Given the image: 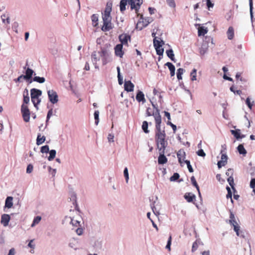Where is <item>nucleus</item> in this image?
<instances>
[{"label":"nucleus","instance_id":"ddd939ff","mask_svg":"<svg viewBox=\"0 0 255 255\" xmlns=\"http://www.w3.org/2000/svg\"><path fill=\"white\" fill-rule=\"evenodd\" d=\"M185 155V152L183 149H180L177 153L178 161L181 165L184 163V161L185 160H184Z\"/></svg>","mask_w":255,"mask_h":255},{"label":"nucleus","instance_id":"6e6552de","mask_svg":"<svg viewBox=\"0 0 255 255\" xmlns=\"http://www.w3.org/2000/svg\"><path fill=\"white\" fill-rule=\"evenodd\" d=\"M112 11V3H107L105 9L102 15L103 21H111L112 17L111 12Z\"/></svg>","mask_w":255,"mask_h":255},{"label":"nucleus","instance_id":"e2e57ef3","mask_svg":"<svg viewBox=\"0 0 255 255\" xmlns=\"http://www.w3.org/2000/svg\"><path fill=\"white\" fill-rule=\"evenodd\" d=\"M250 186L252 188L255 187V178H253L251 179L250 182Z\"/></svg>","mask_w":255,"mask_h":255},{"label":"nucleus","instance_id":"423d86ee","mask_svg":"<svg viewBox=\"0 0 255 255\" xmlns=\"http://www.w3.org/2000/svg\"><path fill=\"white\" fill-rule=\"evenodd\" d=\"M222 149L221 151V159L218 162L217 165L219 168L224 166L227 163L228 156L226 154V145L225 144L222 145Z\"/></svg>","mask_w":255,"mask_h":255},{"label":"nucleus","instance_id":"4be33fe9","mask_svg":"<svg viewBox=\"0 0 255 255\" xmlns=\"http://www.w3.org/2000/svg\"><path fill=\"white\" fill-rule=\"evenodd\" d=\"M33 72V71L31 69L27 68L26 70L25 75H24V79L29 80L31 79Z\"/></svg>","mask_w":255,"mask_h":255},{"label":"nucleus","instance_id":"79ce46f5","mask_svg":"<svg viewBox=\"0 0 255 255\" xmlns=\"http://www.w3.org/2000/svg\"><path fill=\"white\" fill-rule=\"evenodd\" d=\"M99 111H95L94 112V118H95V124L96 125H98L99 122Z\"/></svg>","mask_w":255,"mask_h":255},{"label":"nucleus","instance_id":"c85d7f7f","mask_svg":"<svg viewBox=\"0 0 255 255\" xmlns=\"http://www.w3.org/2000/svg\"><path fill=\"white\" fill-rule=\"evenodd\" d=\"M91 20L92 21V25L94 27H96L98 24V16L96 14H93L91 16Z\"/></svg>","mask_w":255,"mask_h":255},{"label":"nucleus","instance_id":"7ed1b4c3","mask_svg":"<svg viewBox=\"0 0 255 255\" xmlns=\"http://www.w3.org/2000/svg\"><path fill=\"white\" fill-rule=\"evenodd\" d=\"M30 94L31 101L33 104L34 106L36 108L38 109L37 106L41 102L39 96H40L42 94L41 91L38 89L33 88L30 90Z\"/></svg>","mask_w":255,"mask_h":255},{"label":"nucleus","instance_id":"de8ad7c7","mask_svg":"<svg viewBox=\"0 0 255 255\" xmlns=\"http://www.w3.org/2000/svg\"><path fill=\"white\" fill-rule=\"evenodd\" d=\"M161 91L160 89H156L154 88L153 90V93L154 95H159V98L160 99H162V96L160 95Z\"/></svg>","mask_w":255,"mask_h":255},{"label":"nucleus","instance_id":"cd10ccee","mask_svg":"<svg viewBox=\"0 0 255 255\" xmlns=\"http://www.w3.org/2000/svg\"><path fill=\"white\" fill-rule=\"evenodd\" d=\"M128 2V0H121L120 3V11L122 12H123L125 11L126 8V6L127 5Z\"/></svg>","mask_w":255,"mask_h":255},{"label":"nucleus","instance_id":"052dcab7","mask_svg":"<svg viewBox=\"0 0 255 255\" xmlns=\"http://www.w3.org/2000/svg\"><path fill=\"white\" fill-rule=\"evenodd\" d=\"M246 103L247 105V106H248V107L250 109H251L252 108V106H253V104L251 103L250 99L249 97L247 98L246 101Z\"/></svg>","mask_w":255,"mask_h":255},{"label":"nucleus","instance_id":"3c124183","mask_svg":"<svg viewBox=\"0 0 255 255\" xmlns=\"http://www.w3.org/2000/svg\"><path fill=\"white\" fill-rule=\"evenodd\" d=\"M171 240H172V237L171 235H170L167 241V243L166 246V248L168 249L169 251H170V246L171 244Z\"/></svg>","mask_w":255,"mask_h":255},{"label":"nucleus","instance_id":"f8f14e48","mask_svg":"<svg viewBox=\"0 0 255 255\" xmlns=\"http://www.w3.org/2000/svg\"><path fill=\"white\" fill-rule=\"evenodd\" d=\"M165 149L158 150L159 156L158 158V162L159 164H164L167 162V159L164 155Z\"/></svg>","mask_w":255,"mask_h":255},{"label":"nucleus","instance_id":"13d9d810","mask_svg":"<svg viewBox=\"0 0 255 255\" xmlns=\"http://www.w3.org/2000/svg\"><path fill=\"white\" fill-rule=\"evenodd\" d=\"M52 114H53V110H52V109H50V110H49V111L47 113V118H46V122H47L48 121V120H49L50 117L52 116Z\"/></svg>","mask_w":255,"mask_h":255},{"label":"nucleus","instance_id":"f3484780","mask_svg":"<svg viewBox=\"0 0 255 255\" xmlns=\"http://www.w3.org/2000/svg\"><path fill=\"white\" fill-rule=\"evenodd\" d=\"M136 100L139 103L142 102V103H144L146 102V100L144 98V95L142 92L138 90L136 95Z\"/></svg>","mask_w":255,"mask_h":255},{"label":"nucleus","instance_id":"338daca9","mask_svg":"<svg viewBox=\"0 0 255 255\" xmlns=\"http://www.w3.org/2000/svg\"><path fill=\"white\" fill-rule=\"evenodd\" d=\"M76 232L78 235H81L83 233V229L82 228H78L76 229Z\"/></svg>","mask_w":255,"mask_h":255},{"label":"nucleus","instance_id":"774afa93","mask_svg":"<svg viewBox=\"0 0 255 255\" xmlns=\"http://www.w3.org/2000/svg\"><path fill=\"white\" fill-rule=\"evenodd\" d=\"M15 255V250L14 248H12L9 250L8 255Z\"/></svg>","mask_w":255,"mask_h":255},{"label":"nucleus","instance_id":"603ef678","mask_svg":"<svg viewBox=\"0 0 255 255\" xmlns=\"http://www.w3.org/2000/svg\"><path fill=\"white\" fill-rule=\"evenodd\" d=\"M226 174L227 176L229 177H233L234 174V170L232 168H229L226 173Z\"/></svg>","mask_w":255,"mask_h":255},{"label":"nucleus","instance_id":"5fc2aeb1","mask_svg":"<svg viewBox=\"0 0 255 255\" xmlns=\"http://www.w3.org/2000/svg\"><path fill=\"white\" fill-rule=\"evenodd\" d=\"M71 223L73 226L75 227H78L80 226V222L77 220H74V219H72L71 221Z\"/></svg>","mask_w":255,"mask_h":255},{"label":"nucleus","instance_id":"dca6fc26","mask_svg":"<svg viewBox=\"0 0 255 255\" xmlns=\"http://www.w3.org/2000/svg\"><path fill=\"white\" fill-rule=\"evenodd\" d=\"M230 224L234 227V230L236 232L238 236H240L239 231L240 227L238 225L236 220H229Z\"/></svg>","mask_w":255,"mask_h":255},{"label":"nucleus","instance_id":"20e7f679","mask_svg":"<svg viewBox=\"0 0 255 255\" xmlns=\"http://www.w3.org/2000/svg\"><path fill=\"white\" fill-rule=\"evenodd\" d=\"M152 35L154 37L153 39V46L156 50V53L158 55H162L164 49L162 45L164 44V41L160 38L155 37V34L152 33Z\"/></svg>","mask_w":255,"mask_h":255},{"label":"nucleus","instance_id":"2f4dec72","mask_svg":"<svg viewBox=\"0 0 255 255\" xmlns=\"http://www.w3.org/2000/svg\"><path fill=\"white\" fill-rule=\"evenodd\" d=\"M148 124L146 121H143L142 125V129L145 133H148L149 130L148 129Z\"/></svg>","mask_w":255,"mask_h":255},{"label":"nucleus","instance_id":"58836bf2","mask_svg":"<svg viewBox=\"0 0 255 255\" xmlns=\"http://www.w3.org/2000/svg\"><path fill=\"white\" fill-rule=\"evenodd\" d=\"M207 32V30L202 27H200L198 28V33L199 36L204 35Z\"/></svg>","mask_w":255,"mask_h":255},{"label":"nucleus","instance_id":"864d4df0","mask_svg":"<svg viewBox=\"0 0 255 255\" xmlns=\"http://www.w3.org/2000/svg\"><path fill=\"white\" fill-rule=\"evenodd\" d=\"M249 4H250V14L252 18L253 16V0H249Z\"/></svg>","mask_w":255,"mask_h":255},{"label":"nucleus","instance_id":"69168bd1","mask_svg":"<svg viewBox=\"0 0 255 255\" xmlns=\"http://www.w3.org/2000/svg\"><path fill=\"white\" fill-rule=\"evenodd\" d=\"M207 5L208 9H209L210 7H212L214 6V4L211 1V0H208L207 1Z\"/></svg>","mask_w":255,"mask_h":255},{"label":"nucleus","instance_id":"b1692460","mask_svg":"<svg viewBox=\"0 0 255 255\" xmlns=\"http://www.w3.org/2000/svg\"><path fill=\"white\" fill-rule=\"evenodd\" d=\"M231 132L233 135L237 138H242L245 137L244 135H241L240 130L238 129L236 130H231Z\"/></svg>","mask_w":255,"mask_h":255},{"label":"nucleus","instance_id":"0e129e2a","mask_svg":"<svg viewBox=\"0 0 255 255\" xmlns=\"http://www.w3.org/2000/svg\"><path fill=\"white\" fill-rule=\"evenodd\" d=\"M118 78L119 84L121 85L123 84V78L122 77L120 73H118Z\"/></svg>","mask_w":255,"mask_h":255},{"label":"nucleus","instance_id":"0eeeda50","mask_svg":"<svg viewBox=\"0 0 255 255\" xmlns=\"http://www.w3.org/2000/svg\"><path fill=\"white\" fill-rule=\"evenodd\" d=\"M98 54L101 57L103 65H105L107 64L108 62V58L109 56V52L107 47H101L100 51L98 52Z\"/></svg>","mask_w":255,"mask_h":255},{"label":"nucleus","instance_id":"473e14b6","mask_svg":"<svg viewBox=\"0 0 255 255\" xmlns=\"http://www.w3.org/2000/svg\"><path fill=\"white\" fill-rule=\"evenodd\" d=\"M29 102V97L28 95V91L26 90V92L23 93V104H27Z\"/></svg>","mask_w":255,"mask_h":255},{"label":"nucleus","instance_id":"680f3d73","mask_svg":"<svg viewBox=\"0 0 255 255\" xmlns=\"http://www.w3.org/2000/svg\"><path fill=\"white\" fill-rule=\"evenodd\" d=\"M114 136L112 134H109L108 135V139L109 142H114Z\"/></svg>","mask_w":255,"mask_h":255},{"label":"nucleus","instance_id":"f03ea898","mask_svg":"<svg viewBox=\"0 0 255 255\" xmlns=\"http://www.w3.org/2000/svg\"><path fill=\"white\" fill-rule=\"evenodd\" d=\"M152 105L154 108L156 109L155 112H153L150 108H147L146 111V116L150 117L152 116L155 120V125H158L161 124V117L159 113V111L157 108L155 107V105L152 103Z\"/></svg>","mask_w":255,"mask_h":255},{"label":"nucleus","instance_id":"393cba45","mask_svg":"<svg viewBox=\"0 0 255 255\" xmlns=\"http://www.w3.org/2000/svg\"><path fill=\"white\" fill-rule=\"evenodd\" d=\"M12 200L13 198L12 197H7L5 200V207L11 208L13 205Z\"/></svg>","mask_w":255,"mask_h":255},{"label":"nucleus","instance_id":"1a4fd4ad","mask_svg":"<svg viewBox=\"0 0 255 255\" xmlns=\"http://www.w3.org/2000/svg\"><path fill=\"white\" fill-rule=\"evenodd\" d=\"M21 112L23 120L25 122H28L30 119V111L27 105L24 104L21 105Z\"/></svg>","mask_w":255,"mask_h":255},{"label":"nucleus","instance_id":"a18cd8bd","mask_svg":"<svg viewBox=\"0 0 255 255\" xmlns=\"http://www.w3.org/2000/svg\"><path fill=\"white\" fill-rule=\"evenodd\" d=\"M180 176L179 174L177 173H174L173 175L170 178V180L171 181H175L177 180L179 178Z\"/></svg>","mask_w":255,"mask_h":255},{"label":"nucleus","instance_id":"bb28decb","mask_svg":"<svg viewBox=\"0 0 255 255\" xmlns=\"http://www.w3.org/2000/svg\"><path fill=\"white\" fill-rule=\"evenodd\" d=\"M228 38L229 39L231 40L234 37V30L232 26L229 27L228 30L227 32Z\"/></svg>","mask_w":255,"mask_h":255},{"label":"nucleus","instance_id":"6e6d98bb","mask_svg":"<svg viewBox=\"0 0 255 255\" xmlns=\"http://www.w3.org/2000/svg\"><path fill=\"white\" fill-rule=\"evenodd\" d=\"M198 248V244L197 242V241H195L193 243V245H192V251L193 252H195Z\"/></svg>","mask_w":255,"mask_h":255},{"label":"nucleus","instance_id":"c756f323","mask_svg":"<svg viewBox=\"0 0 255 255\" xmlns=\"http://www.w3.org/2000/svg\"><path fill=\"white\" fill-rule=\"evenodd\" d=\"M237 149L239 153L241 154L246 155L247 153L243 144H239L237 147Z\"/></svg>","mask_w":255,"mask_h":255},{"label":"nucleus","instance_id":"412c9836","mask_svg":"<svg viewBox=\"0 0 255 255\" xmlns=\"http://www.w3.org/2000/svg\"><path fill=\"white\" fill-rule=\"evenodd\" d=\"M184 197L188 202H192L195 199V195L191 193H185Z\"/></svg>","mask_w":255,"mask_h":255},{"label":"nucleus","instance_id":"09e8293b","mask_svg":"<svg viewBox=\"0 0 255 255\" xmlns=\"http://www.w3.org/2000/svg\"><path fill=\"white\" fill-rule=\"evenodd\" d=\"M33 240H30L28 245V246L31 249H32V250L30 251V253L32 254L34 253V249L35 247V245L33 244Z\"/></svg>","mask_w":255,"mask_h":255},{"label":"nucleus","instance_id":"4d7b16f0","mask_svg":"<svg viewBox=\"0 0 255 255\" xmlns=\"http://www.w3.org/2000/svg\"><path fill=\"white\" fill-rule=\"evenodd\" d=\"M198 155L200 156L204 157L206 155L205 153L204 152V150L202 149L199 150L197 152Z\"/></svg>","mask_w":255,"mask_h":255},{"label":"nucleus","instance_id":"37998d69","mask_svg":"<svg viewBox=\"0 0 255 255\" xmlns=\"http://www.w3.org/2000/svg\"><path fill=\"white\" fill-rule=\"evenodd\" d=\"M166 2L168 4V5L171 7L175 8L176 6V4L174 0H166Z\"/></svg>","mask_w":255,"mask_h":255},{"label":"nucleus","instance_id":"f704fd0d","mask_svg":"<svg viewBox=\"0 0 255 255\" xmlns=\"http://www.w3.org/2000/svg\"><path fill=\"white\" fill-rule=\"evenodd\" d=\"M191 181L192 184L193 185V186H194L196 188L197 190H198V191L199 192V194L200 195L199 187L196 182V180L194 176H192L191 177Z\"/></svg>","mask_w":255,"mask_h":255},{"label":"nucleus","instance_id":"72a5a7b5","mask_svg":"<svg viewBox=\"0 0 255 255\" xmlns=\"http://www.w3.org/2000/svg\"><path fill=\"white\" fill-rule=\"evenodd\" d=\"M167 56L172 60L174 61V54L172 49H170L166 51Z\"/></svg>","mask_w":255,"mask_h":255},{"label":"nucleus","instance_id":"49530a36","mask_svg":"<svg viewBox=\"0 0 255 255\" xmlns=\"http://www.w3.org/2000/svg\"><path fill=\"white\" fill-rule=\"evenodd\" d=\"M49 151V148L48 145H44L41 147V152L42 153H47Z\"/></svg>","mask_w":255,"mask_h":255},{"label":"nucleus","instance_id":"e433bc0d","mask_svg":"<svg viewBox=\"0 0 255 255\" xmlns=\"http://www.w3.org/2000/svg\"><path fill=\"white\" fill-rule=\"evenodd\" d=\"M56 153V152L55 150H54V149L51 150L49 151L50 155L48 157V160L49 161L53 160L55 157Z\"/></svg>","mask_w":255,"mask_h":255},{"label":"nucleus","instance_id":"2eb2a0df","mask_svg":"<svg viewBox=\"0 0 255 255\" xmlns=\"http://www.w3.org/2000/svg\"><path fill=\"white\" fill-rule=\"evenodd\" d=\"M113 29L111 21H103V25L102 27V30L104 31H109Z\"/></svg>","mask_w":255,"mask_h":255},{"label":"nucleus","instance_id":"a878e982","mask_svg":"<svg viewBox=\"0 0 255 255\" xmlns=\"http://www.w3.org/2000/svg\"><path fill=\"white\" fill-rule=\"evenodd\" d=\"M165 66H167L170 71V75L171 76H173L175 75V67L170 62H167L165 64Z\"/></svg>","mask_w":255,"mask_h":255},{"label":"nucleus","instance_id":"c03bdc74","mask_svg":"<svg viewBox=\"0 0 255 255\" xmlns=\"http://www.w3.org/2000/svg\"><path fill=\"white\" fill-rule=\"evenodd\" d=\"M41 219V218L40 216H36V217H35L33 220V221L31 226L33 227L35 225L38 224L39 223V222L40 221Z\"/></svg>","mask_w":255,"mask_h":255},{"label":"nucleus","instance_id":"9d476101","mask_svg":"<svg viewBox=\"0 0 255 255\" xmlns=\"http://www.w3.org/2000/svg\"><path fill=\"white\" fill-rule=\"evenodd\" d=\"M47 93L49 101L53 104L56 103L58 101L56 92L53 90H49Z\"/></svg>","mask_w":255,"mask_h":255},{"label":"nucleus","instance_id":"a211bd4d","mask_svg":"<svg viewBox=\"0 0 255 255\" xmlns=\"http://www.w3.org/2000/svg\"><path fill=\"white\" fill-rule=\"evenodd\" d=\"M128 3L130 6V9L131 10L134 9L135 13L137 14V15H139V6H137L134 0H128Z\"/></svg>","mask_w":255,"mask_h":255},{"label":"nucleus","instance_id":"aec40b11","mask_svg":"<svg viewBox=\"0 0 255 255\" xmlns=\"http://www.w3.org/2000/svg\"><path fill=\"white\" fill-rule=\"evenodd\" d=\"M10 216L8 214L2 215L1 218V223L4 226H7L10 220Z\"/></svg>","mask_w":255,"mask_h":255},{"label":"nucleus","instance_id":"6ab92c4d","mask_svg":"<svg viewBox=\"0 0 255 255\" xmlns=\"http://www.w3.org/2000/svg\"><path fill=\"white\" fill-rule=\"evenodd\" d=\"M125 90L127 92L133 91L134 85L130 81H126L124 84Z\"/></svg>","mask_w":255,"mask_h":255},{"label":"nucleus","instance_id":"bf43d9fd","mask_svg":"<svg viewBox=\"0 0 255 255\" xmlns=\"http://www.w3.org/2000/svg\"><path fill=\"white\" fill-rule=\"evenodd\" d=\"M33 166L31 164L28 165L26 168V172L28 173H30L33 170Z\"/></svg>","mask_w":255,"mask_h":255},{"label":"nucleus","instance_id":"8fccbe9b","mask_svg":"<svg viewBox=\"0 0 255 255\" xmlns=\"http://www.w3.org/2000/svg\"><path fill=\"white\" fill-rule=\"evenodd\" d=\"M124 176L126 178V182L128 183L129 179L128 169L127 167H126L124 171Z\"/></svg>","mask_w":255,"mask_h":255},{"label":"nucleus","instance_id":"39448f33","mask_svg":"<svg viewBox=\"0 0 255 255\" xmlns=\"http://www.w3.org/2000/svg\"><path fill=\"white\" fill-rule=\"evenodd\" d=\"M153 18L150 17H146L144 18L143 15H140L139 20L136 24V28L141 30L144 27H146L149 23L152 22Z\"/></svg>","mask_w":255,"mask_h":255},{"label":"nucleus","instance_id":"a19ab883","mask_svg":"<svg viewBox=\"0 0 255 255\" xmlns=\"http://www.w3.org/2000/svg\"><path fill=\"white\" fill-rule=\"evenodd\" d=\"M227 181L230 184V185L231 186L232 188L233 189H234V178L233 177H229L227 179Z\"/></svg>","mask_w":255,"mask_h":255},{"label":"nucleus","instance_id":"5701e85b","mask_svg":"<svg viewBox=\"0 0 255 255\" xmlns=\"http://www.w3.org/2000/svg\"><path fill=\"white\" fill-rule=\"evenodd\" d=\"M92 60L94 64L96 65L97 62L100 60V56L98 55V52L94 51L92 54Z\"/></svg>","mask_w":255,"mask_h":255},{"label":"nucleus","instance_id":"ea45409f","mask_svg":"<svg viewBox=\"0 0 255 255\" xmlns=\"http://www.w3.org/2000/svg\"><path fill=\"white\" fill-rule=\"evenodd\" d=\"M196 69H193L190 73L191 80L193 81L196 80Z\"/></svg>","mask_w":255,"mask_h":255},{"label":"nucleus","instance_id":"7c9ffc66","mask_svg":"<svg viewBox=\"0 0 255 255\" xmlns=\"http://www.w3.org/2000/svg\"><path fill=\"white\" fill-rule=\"evenodd\" d=\"M45 137L44 136L41 137L40 134H39L36 139V144L38 145L41 144L45 141Z\"/></svg>","mask_w":255,"mask_h":255},{"label":"nucleus","instance_id":"c9c22d12","mask_svg":"<svg viewBox=\"0 0 255 255\" xmlns=\"http://www.w3.org/2000/svg\"><path fill=\"white\" fill-rule=\"evenodd\" d=\"M33 80L39 83H43L45 82V79L44 77L35 76L33 78Z\"/></svg>","mask_w":255,"mask_h":255},{"label":"nucleus","instance_id":"4468645a","mask_svg":"<svg viewBox=\"0 0 255 255\" xmlns=\"http://www.w3.org/2000/svg\"><path fill=\"white\" fill-rule=\"evenodd\" d=\"M115 53L116 56L120 57H122L124 52L123 51V45L122 44H117L115 47Z\"/></svg>","mask_w":255,"mask_h":255},{"label":"nucleus","instance_id":"f257e3e1","mask_svg":"<svg viewBox=\"0 0 255 255\" xmlns=\"http://www.w3.org/2000/svg\"><path fill=\"white\" fill-rule=\"evenodd\" d=\"M166 133L164 129L162 130L161 124L155 125V140L158 150L165 149L168 145L166 140Z\"/></svg>","mask_w":255,"mask_h":255},{"label":"nucleus","instance_id":"9b49d317","mask_svg":"<svg viewBox=\"0 0 255 255\" xmlns=\"http://www.w3.org/2000/svg\"><path fill=\"white\" fill-rule=\"evenodd\" d=\"M119 40L121 44L128 46V41L130 40V36L127 33H123L119 35Z\"/></svg>","mask_w":255,"mask_h":255},{"label":"nucleus","instance_id":"4c0bfd02","mask_svg":"<svg viewBox=\"0 0 255 255\" xmlns=\"http://www.w3.org/2000/svg\"><path fill=\"white\" fill-rule=\"evenodd\" d=\"M184 72V69L183 68H180L177 70V78L178 80L182 79V75Z\"/></svg>","mask_w":255,"mask_h":255}]
</instances>
